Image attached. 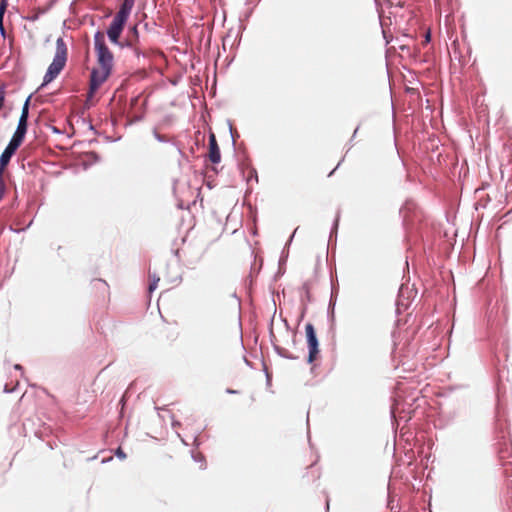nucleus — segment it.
<instances>
[{
	"instance_id": "nucleus-8",
	"label": "nucleus",
	"mask_w": 512,
	"mask_h": 512,
	"mask_svg": "<svg viewBox=\"0 0 512 512\" xmlns=\"http://www.w3.org/2000/svg\"><path fill=\"white\" fill-rule=\"evenodd\" d=\"M7 5H8L7 0L1 1V4H0V32L3 36L5 35V29L3 26V18H4V14H5Z\"/></svg>"
},
{
	"instance_id": "nucleus-12",
	"label": "nucleus",
	"mask_w": 512,
	"mask_h": 512,
	"mask_svg": "<svg viewBox=\"0 0 512 512\" xmlns=\"http://www.w3.org/2000/svg\"><path fill=\"white\" fill-rule=\"evenodd\" d=\"M160 278L155 276H150V283H149V292H153L157 288V284L159 282Z\"/></svg>"
},
{
	"instance_id": "nucleus-5",
	"label": "nucleus",
	"mask_w": 512,
	"mask_h": 512,
	"mask_svg": "<svg viewBox=\"0 0 512 512\" xmlns=\"http://www.w3.org/2000/svg\"><path fill=\"white\" fill-rule=\"evenodd\" d=\"M28 114H29V98L25 101V103L23 105L17 129L12 137L20 142H23V140L25 138V134L27 132Z\"/></svg>"
},
{
	"instance_id": "nucleus-13",
	"label": "nucleus",
	"mask_w": 512,
	"mask_h": 512,
	"mask_svg": "<svg viewBox=\"0 0 512 512\" xmlns=\"http://www.w3.org/2000/svg\"><path fill=\"white\" fill-rule=\"evenodd\" d=\"M5 181H4V173L0 172V200L3 198L5 193Z\"/></svg>"
},
{
	"instance_id": "nucleus-14",
	"label": "nucleus",
	"mask_w": 512,
	"mask_h": 512,
	"mask_svg": "<svg viewBox=\"0 0 512 512\" xmlns=\"http://www.w3.org/2000/svg\"><path fill=\"white\" fill-rule=\"evenodd\" d=\"M5 96H6L5 86L2 85V86H0V109L3 108V106H4Z\"/></svg>"
},
{
	"instance_id": "nucleus-1",
	"label": "nucleus",
	"mask_w": 512,
	"mask_h": 512,
	"mask_svg": "<svg viewBox=\"0 0 512 512\" xmlns=\"http://www.w3.org/2000/svg\"><path fill=\"white\" fill-rule=\"evenodd\" d=\"M94 46L97 56V65L91 71L90 86L87 93L92 99L99 87L109 78L113 68L114 57L105 43V35L98 31L94 35Z\"/></svg>"
},
{
	"instance_id": "nucleus-16",
	"label": "nucleus",
	"mask_w": 512,
	"mask_h": 512,
	"mask_svg": "<svg viewBox=\"0 0 512 512\" xmlns=\"http://www.w3.org/2000/svg\"><path fill=\"white\" fill-rule=\"evenodd\" d=\"M14 368H15L16 370H22V366H21V365H19V364H16V365L14 366Z\"/></svg>"
},
{
	"instance_id": "nucleus-15",
	"label": "nucleus",
	"mask_w": 512,
	"mask_h": 512,
	"mask_svg": "<svg viewBox=\"0 0 512 512\" xmlns=\"http://www.w3.org/2000/svg\"><path fill=\"white\" fill-rule=\"evenodd\" d=\"M117 455L118 456H122V457H125V454L122 452V450L119 448L118 451H117Z\"/></svg>"
},
{
	"instance_id": "nucleus-2",
	"label": "nucleus",
	"mask_w": 512,
	"mask_h": 512,
	"mask_svg": "<svg viewBox=\"0 0 512 512\" xmlns=\"http://www.w3.org/2000/svg\"><path fill=\"white\" fill-rule=\"evenodd\" d=\"M135 0H123L119 11L114 16L107 30L109 40L114 44H119V39L124 26L134 7Z\"/></svg>"
},
{
	"instance_id": "nucleus-17",
	"label": "nucleus",
	"mask_w": 512,
	"mask_h": 512,
	"mask_svg": "<svg viewBox=\"0 0 512 512\" xmlns=\"http://www.w3.org/2000/svg\"><path fill=\"white\" fill-rule=\"evenodd\" d=\"M429 40H430V34L428 33V34L426 35V41H429Z\"/></svg>"
},
{
	"instance_id": "nucleus-10",
	"label": "nucleus",
	"mask_w": 512,
	"mask_h": 512,
	"mask_svg": "<svg viewBox=\"0 0 512 512\" xmlns=\"http://www.w3.org/2000/svg\"><path fill=\"white\" fill-rule=\"evenodd\" d=\"M118 45H120L121 47L124 46V44H121L120 42H119ZM125 46L133 48V50L135 51L137 56L140 54L139 47H138V42H135L133 39L128 37L126 39V41H125Z\"/></svg>"
},
{
	"instance_id": "nucleus-4",
	"label": "nucleus",
	"mask_w": 512,
	"mask_h": 512,
	"mask_svg": "<svg viewBox=\"0 0 512 512\" xmlns=\"http://www.w3.org/2000/svg\"><path fill=\"white\" fill-rule=\"evenodd\" d=\"M306 340L308 347V362L313 363L319 355V342L316 336L314 326L311 323H307L305 326Z\"/></svg>"
},
{
	"instance_id": "nucleus-9",
	"label": "nucleus",
	"mask_w": 512,
	"mask_h": 512,
	"mask_svg": "<svg viewBox=\"0 0 512 512\" xmlns=\"http://www.w3.org/2000/svg\"><path fill=\"white\" fill-rule=\"evenodd\" d=\"M21 144H22V142L12 138L10 140L9 144L7 145V147L5 148V150L14 154L16 152V150L20 147Z\"/></svg>"
},
{
	"instance_id": "nucleus-6",
	"label": "nucleus",
	"mask_w": 512,
	"mask_h": 512,
	"mask_svg": "<svg viewBox=\"0 0 512 512\" xmlns=\"http://www.w3.org/2000/svg\"><path fill=\"white\" fill-rule=\"evenodd\" d=\"M209 151L208 159L212 164H218L221 160L220 148L218 146L216 136L214 133L209 135Z\"/></svg>"
},
{
	"instance_id": "nucleus-11",
	"label": "nucleus",
	"mask_w": 512,
	"mask_h": 512,
	"mask_svg": "<svg viewBox=\"0 0 512 512\" xmlns=\"http://www.w3.org/2000/svg\"><path fill=\"white\" fill-rule=\"evenodd\" d=\"M129 38L133 39L135 42H138L139 43V32H138V28H137V25H134L130 30H129V35H128Z\"/></svg>"
},
{
	"instance_id": "nucleus-7",
	"label": "nucleus",
	"mask_w": 512,
	"mask_h": 512,
	"mask_svg": "<svg viewBox=\"0 0 512 512\" xmlns=\"http://www.w3.org/2000/svg\"><path fill=\"white\" fill-rule=\"evenodd\" d=\"M14 154L4 150L0 156V172L4 173L7 165L9 164L11 157Z\"/></svg>"
},
{
	"instance_id": "nucleus-3",
	"label": "nucleus",
	"mask_w": 512,
	"mask_h": 512,
	"mask_svg": "<svg viewBox=\"0 0 512 512\" xmlns=\"http://www.w3.org/2000/svg\"><path fill=\"white\" fill-rule=\"evenodd\" d=\"M67 61V46L64 40L60 37L56 41V53L52 63L49 65L47 72L44 76L43 85L53 81L63 70Z\"/></svg>"
}]
</instances>
